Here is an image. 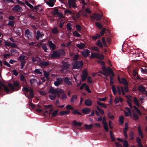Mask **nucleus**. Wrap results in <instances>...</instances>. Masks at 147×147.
<instances>
[{
    "instance_id": "f257e3e1",
    "label": "nucleus",
    "mask_w": 147,
    "mask_h": 147,
    "mask_svg": "<svg viewBox=\"0 0 147 147\" xmlns=\"http://www.w3.org/2000/svg\"><path fill=\"white\" fill-rule=\"evenodd\" d=\"M59 52L57 51H54L53 53L51 55L50 57L53 59H58L61 56V55L64 56L65 55V52L63 49H59Z\"/></svg>"
},
{
    "instance_id": "f03ea898",
    "label": "nucleus",
    "mask_w": 147,
    "mask_h": 147,
    "mask_svg": "<svg viewBox=\"0 0 147 147\" xmlns=\"http://www.w3.org/2000/svg\"><path fill=\"white\" fill-rule=\"evenodd\" d=\"M48 92L52 94H55L56 96L59 97L61 94L64 92V91L61 89H54L51 87L50 88Z\"/></svg>"
},
{
    "instance_id": "7ed1b4c3",
    "label": "nucleus",
    "mask_w": 147,
    "mask_h": 147,
    "mask_svg": "<svg viewBox=\"0 0 147 147\" xmlns=\"http://www.w3.org/2000/svg\"><path fill=\"white\" fill-rule=\"evenodd\" d=\"M22 90L23 91H25L26 92H29L30 97L27 96L26 94L25 95L29 100L30 99L31 101H32V98L34 97V93L32 89L31 88L30 89L27 87H25L23 88Z\"/></svg>"
},
{
    "instance_id": "20e7f679",
    "label": "nucleus",
    "mask_w": 147,
    "mask_h": 147,
    "mask_svg": "<svg viewBox=\"0 0 147 147\" xmlns=\"http://www.w3.org/2000/svg\"><path fill=\"white\" fill-rule=\"evenodd\" d=\"M83 65V63L82 61H76L74 63L73 67L74 69H78L82 67Z\"/></svg>"
},
{
    "instance_id": "39448f33",
    "label": "nucleus",
    "mask_w": 147,
    "mask_h": 147,
    "mask_svg": "<svg viewBox=\"0 0 147 147\" xmlns=\"http://www.w3.org/2000/svg\"><path fill=\"white\" fill-rule=\"evenodd\" d=\"M76 0H68L67 3L69 8H70L71 7L74 9L77 8V6L76 3Z\"/></svg>"
},
{
    "instance_id": "423d86ee",
    "label": "nucleus",
    "mask_w": 147,
    "mask_h": 147,
    "mask_svg": "<svg viewBox=\"0 0 147 147\" xmlns=\"http://www.w3.org/2000/svg\"><path fill=\"white\" fill-rule=\"evenodd\" d=\"M88 75V74L86 70H84L82 72V74L81 76L82 81L84 82L86 80Z\"/></svg>"
},
{
    "instance_id": "0eeeda50",
    "label": "nucleus",
    "mask_w": 147,
    "mask_h": 147,
    "mask_svg": "<svg viewBox=\"0 0 147 147\" xmlns=\"http://www.w3.org/2000/svg\"><path fill=\"white\" fill-rule=\"evenodd\" d=\"M12 10L16 12H22L23 11V9L19 5H17L14 6L12 8Z\"/></svg>"
},
{
    "instance_id": "6e6552de",
    "label": "nucleus",
    "mask_w": 147,
    "mask_h": 147,
    "mask_svg": "<svg viewBox=\"0 0 147 147\" xmlns=\"http://www.w3.org/2000/svg\"><path fill=\"white\" fill-rule=\"evenodd\" d=\"M125 109L126 110L124 111V113L125 116L127 117L129 116L130 118L132 117V116L130 109L127 107H125Z\"/></svg>"
},
{
    "instance_id": "1a4fd4ad",
    "label": "nucleus",
    "mask_w": 147,
    "mask_h": 147,
    "mask_svg": "<svg viewBox=\"0 0 147 147\" xmlns=\"http://www.w3.org/2000/svg\"><path fill=\"white\" fill-rule=\"evenodd\" d=\"M4 43L5 45L7 47L10 46L11 47L16 48L17 49H19V47L17 46L16 43L9 42L7 41L5 42Z\"/></svg>"
},
{
    "instance_id": "9d476101",
    "label": "nucleus",
    "mask_w": 147,
    "mask_h": 147,
    "mask_svg": "<svg viewBox=\"0 0 147 147\" xmlns=\"http://www.w3.org/2000/svg\"><path fill=\"white\" fill-rule=\"evenodd\" d=\"M90 51L88 50L87 49H84L81 52L82 55L84 57H87L90 55Z\"/></svg>"
},
{
    "instance_id": "9b49d317",
    "label": "nucleus",
    "mask_w": 147,
    "mask_h": 147,
    "mask_svg": "<svg viewBox=\"0 0 147 147\" xmlns=\"http://www.w3.org/2000/svg\"><path fill=\"white\" fill-rule=\"evenodd\" d=\"M118 80L120 84H123L125 85H127L128 84L125 78H122L121 80L120 79L119 76L117 77Z\"/></svg>"
},
{
    "instance_id": "f8f14e48",
    "label": "nucleus",
    "mask_w": 147,
    "mask_h": 147,
    "mask_svg": "<svg viewBox=\"0 0 147 147\" xmlns=\"http://www.w3.org/2000/svg\"><path fill=\"white\" fill-rule=\"evenodd\" d=\"M57 81L55 82L54 84L55 86H57L59 85L63 81V78H57Z\"/></svg>"
},
{
    "instance_id": "ddd939ff",
    "label": "nucleus",
    "mask_w": 147,
    "mask_h": 147,
    "mask_svg": "<svg viewBox=\"0 0 147 147\" xmlns=\"http://www.w3.org/2000/svg\"><path fill=\"white\" fill-rule=\"evenodd\" d=\"M61 63L62 64V66H61L62 69L63 68V67L67 69L68 68L70 65V64L68 63V62H65L63 61H62Z\"/></svg>"
},
{
    "instance_id": "4468645a",
    "label": "nucleus",
    "mask_w": 147,
    "mask_h": 147,
    "mask_svg": "<svg viewBox=\"0 0 147 147\" xmlns=\"http://www.w3.org/2000/svg\"><path fill=\"white\" fill-rule=\"evenodd\" d=\"M46 1V4L49 6L53 7L56 2V0H47Z\"/></svg>"
},
{
    "instance_id": "2eb2a0df",
    "label": "nucleus",
    "mask_w": 147,
    "mask_h": 147,
    "mask_svg": "<svg viewBox=\"0 0 147 147\" xmlns=\"http://www.w3.org/2000/svg\"><path fill=\"white\" fill-rule=\"evenodd\" d=\"M93 16L97 20L99 21L101 20L102 17V15L99 13H94Z\"/></svg>"
},
{
    "instance_id": "dca6fc26",
    "label": "nucleus",
    "mask_w": 147,
    "mask_h": 147,
    "mask_svg": "<svg viewBox=\"0 0 147 147\" xmlns=\"http://www.w3.org/2000/svg\"><path fill=\"white\" fill-rule=\"evenodd\" d=\"M123 101V99L120 97H118L116 96L114 100V102L116 104L118 103L119 102H121Z\"/></svg>"
},
{
    "instance_id": "f3484780",
    "label": "nucleus",
    "mask_w": 147,
    "mask_h": 147,
    "mask_svg": "<svg viewBox=\"0 0 147 147\" xmlns=\"http://www.w3.org/2000/svg\"><path fill=\"white\" fill-rule=\"evenodd\" d=\"M64 83L67 85L71 86L72 85V83L69 81L68 78L67 77L64 78Z\"/></svg>"
},
{
    "instance_id": "a211bd4d",
    "label": "nucleus",
    "mask_w": 147,
    "mask_h": 147,
    "mask_svg": "<svg viewBox=\"0 0 147 147\" xmlns=\"http://www.w3.org/2000/svg\"><path fill=\"white\" fill-rule=\"evenodd\" d=\"M138 133L139 136H140L142 139H143L144 136L142 131L141 127L140 126H138Z\"/></svg>"
},
{
    "instance_id": "6ab92c4d",
    "label": "nucleus",
    "mask_w": 147,
    "mask_h": 147,
    "mask_svg": "<svg viewBox=\"0 0 147 147\" xmlns=\"http://www.w3.org/2000/svg\"><path fill=\"white\" fill-rule=\"evenodd\" d=\"M140 70L143 74H147V68L146 67H143L142 68L140 67L138 69V71Z\"/></svg>"
},
{
    "instance_id": "aec40b11",
    "label": "nucleus",
    "mask_w": 147,
    "mask_h": 147,
    "mask_svg": "<svg viewBox=\"0 0 147 147\" xmlns=\"http://www.w3.org/2000/svg\"><path fill=\"white\" fill-rule=\"evenodd\" d=\"M138 89L139 92L141 93H144V91H145V87L142 86V85H140L138 87Z\"/></svg>"
},
{
    "instance_id": "412c9836",
    "label": "nucleus",
    "mask_w": 147,
    "mask_h": 147,
    "mask_svg": "<svg viewBox=\"0 0 147 147\" xmlns=\"http://www.w3.org/2000/svg\"><path fill=\"white\" fill-rule=\"evenodd\" d=\"M49 45L50 49H51V50H54L56 48L55 45L51 41H50L49 42Z\"/></svg>"
},
{
    "instance_id": "4be33fe9",
    "label": "nucleus",
    "mask_w": 147,
    "mask_h": 147,
    "mask_svg": "<svg viewBox=\"0 0 147 147\" xmlns=\"http://www.w3.org/2000/svg\"><path fill=\"white\" fill-rule=\"evenodd\" d=\"M73 124L77 127H80L82 125V123L81 122H78L76 120H74L73 121Z\"/></svg>"
},
{
    "instance_id": "5701e85b",
    "label": "nucleus",
    "mask_w": 147,
    "mask_h": 147,
    "mask_svg": "<svg viewBox=\"0 0 147 147\" xmlns=\"http://www.w3.org/2000/svg\"><path fill=\"white\" fill-rule=\"evenodd\" d=\"M76 46L80 49H83L85 47V44L83 43L80 42V44H77Z\"/></svg>"
},
{
    "instance_id": "b1692460",
    "label": "nucleus",
    "mask_w": 147,
    "mask_h": 147,
    "mask_svg": "<svg viewBox=\"0 0 147 147\" xmlns=\"http://www.w3.org/2000/svg\"><path fill=\"white\" fill-rule=\"evenodd\" d=\"M49 65V62L45 61H43L39 63V65L42 67L47 66Z\"/></svg>"
},
{
    "instance_id": "393cba45",
    "label": "nucleus",
    "mask_w": 147,
    "mask_h": 147,
    "mask_svg": "<svg viewBox=\"0 0 147 147\" xmlns=\"http://www.w3.org/2000/svg\"><path fill=\"white\" fill-rule=\"evenodd\" d=\"M91 111L90 109L87 108H84L82 110V113L85 114L89 113Z\"/></svg>"
},
{
    "instance_id": "a878e982",
    "label": "nucleus",
    "mask_w": 147,
    "mask_h": 147,
    "mask_svg": "<svg viewBox=\"0 0 147 147\" xmlns=\"http://www.w3.org/2000/svg\"><path fill=\"white\" fill-rule=\"evenodd\" d=\"M85 105L87 106H90L92 105V101L90 99H88L85 101Z\"/></svg>"
},
{
    "instance_id": "bb28decb",
    "label": "nucleus",
    "mask_w": 147,
    "mask_h": 147,
    "mask_svg": "<svg viewBox=\"0 0 147 147\" xmlns=\"http://www.w3.org/2000/svg\"><path fill=\"white\" fill-rule=\"evenodd\" d=\"M43 36L44 34H41L39 31L38 30L37 31L36 38L37 40H38L40 37L42 38V36Z\"/></svg>"
},
{
    "instance_id": "cd10ccee",
    "label": "nucleus",
    "mask_w": 147,
    "mask_h": 147,
    "mask_svg": "<svg viewBox=\"0 0 147 147\" xmlns=\"http://www.w3.org/2000/svg\"><path fill=\"white\" fill-rule=\"evenodd\" d=\"M70 112L69 110L62 111L59 112V115L60 116H62L64 115H68Z\"/></svg>"
},
{
    "instance_id": "c85d7f7f",
    "label": "nucleus",
    "mask_w": 147,
    "mask_h": 147,
    "mask_svg": "<svg viewBox=\"0 0 147 147\" xmlns=\"http://www.w3.org/2000/svg\"><path fill=\"white\" fill-rule=\"evenodd\" d=\"M133 119L134 120L136 121L139 118L138 115L134 111H133Z\"/></svg>"
},
{
    "instance_id": "c756f323",
    "label": "nucleus",
    "mask_w": 147,
    "mask_h": 147,
    "mask_svg": "<svg viewBox=\"0 0 147 147\" xmlns=\"http://www.w3.org/2000/svg\"><path fill=\"white\" fill-rule=\"evenodd\" d=\"M78 99L77 96L76 94L73 95L71 98V103H74V101H76Z\"/></svg>"
},
{
    "instance_id": "7c9ffc66",
    "label": "nucleus",
    "mask_w": 147,
    "mask_h": 147,
    "mask_svg": "<svg viewBox=\"0 0 147 147\" xmlns=\"http://www.w3.org/2000/svg\"><path fill=\"white\" fill-rule=\"evenodd\" d=\"M124 117L121 115L119 118V121L120 125H122L124 123Z\"/></svg>"
},
{
    "instance_id": "2f4dec72",
    "label": "nucleus",
    "mask_w": 147,
    "mask_h": 147,
    "mask_svg": "<svg viewBox=\"0 0 147 147\" xmlns=\"http://www.w3.org/2000/svg\"><path fill=\"white\" fill-rule=\"evenodd\" d=\"M98 56V53H91L90 57L92 58H97Z\"/></svg>"
},
{
    "instance_id": "473e14b6",
    "label": "nucleus",
    "mask_w": 147,
    "mask_h": 147,
    "mask_svg": "<svg viewBox=\"0 0 147 147\" xmlns=\"http://www.w3.org/2000/svg\"><path fill=\"white\" fill-rule=\"evenodd\" d=\"M133 100L135 104L138 107H140V105L139 103V101L137 98L136 97H134L133 98Z\"/></svg>"
},
{
    "instance_id": "72a5a7b5",
    "label": "nucleus",
    "mask_w": 147,
    "mask_h": 147,
    "mask_svg": "<svg viewBox=\"0 0 147 147\" xmlns=\"http://www.w3.org/2000/svg\"><path fill=\"white\" fill-rule=\"evenodd\" d=\"M133 75L134 77H136L137 79H140V78L138 76V73L136 69H134L133 73Z\"/></svg>"
},
{
    "instance_id": "f704fd0d",
    "label": "nucleus",
    "mask_w": 147,
    "mask_h": 147,
    "mask_svg": "<svg viewBox=\"0 0 147 147\" xmlns=\"http://www.w3.org/2000/svg\"><path fill=\"white\" fill-rule=\"evenodd\" d=\"M1 85L3 87L4 90L7 93H8L9 92V90L7 86H5L2 83H1Z\"/></svg>"
},
{
    "instance_id": "c9c22d12",
    "label": "nucleus",
    "mask_w": 147,
    "mask_h": 147,
    "mask_svg": "<svg viewBox=\"0 0 147 147\" xmlns=\"http://www.w3.org/2000/svg\"><path fill=\"white\" fill-rule=\"evenodd\" d=\"M40 43L42 45L41 47L44 50V51L45 52H47V50H48V49L46 47V44H42V43Z\"/></svg>"
},
{
    "instance_id": "e433bc0d",
    "label": "nucleus",
    "mask_w": 147,
    "mask_h": 147,
    "mask_svg": "<svg viewBox=\"0 0 147 147\" xmlns=\"http://www.w3.org/2000/svg\"><path fill=\"white\" fill-rule=\"evenodd\" d=\"M97 103L98 105L102 108L106 109L107 107V106L105 104L103 103H102L99 101H98Z\"/></svg>"
},
{
    "instance_id": "4c0bfd02",
    "label": "nucleus",
    "mask_w": 147,
    "mask_h": 147,
    "mask_svg": "<svg viewBox=\"0 0 147 147\" xmlns=\"http://www.w3.org/2000/svg\"><path fill=\"white\" fill-rule=\"evenodd\" d=\"M100 36L99 34H96L95 36H92V38L93 40H95L98 38Z\"/></svg>"
},
{
    "instance_id": "58836bf2",
    "label": "nucleus",
    "mask_w": 147,
    "mask_h": 147,
    "mask_svg": "<svg viewBox=\"0 0 147 147\" xmlns=\"http://www.w3.org/2000/svg\"><path fill=\"white\" fill-rule=\"evenodd\" d=\"M96 44L97 46L99 47L100 48H103V45L102 43L100 40H98L97 41Z\"/></svg>"
},
{
    "instance_id": "ea45409f",
    "label": "nucleus",
    "mask_w": 147,
    "mask_h": 147,
    "mask_svg": "<svg viewBox=\"0 0 147 147\" xmlns=\"http://www.w3.org/2000/svg\"><path fill=\"white\" fill-rule=\"evenodd\" d=\"M110 135L112 141L113 142L115 141V139L113 132L111 131H110Z\"/></svg>"
},
{
    "instance_id": "a19ab883",
    "label": "nucleus",
    "mask_w": 147,
    "mask_h": 147,
    "mask_svg": "<svg viewBox=\"0 0 147 147\" xmlns=\"http://www.w3.org/2000/svg\"><path fill=\"white\" fill-rule=\"evenodd\" d=\"M113 71L111 68L109 67H108L107 68V72L105 73H107V76L108 75H109Z\"/></svg>"
},
{
    "instance_id": "79ce46f5",
    "label": "nucleus",
    "mask_w": 147,
    "mask_h": 147,
    "mask_svg": "<svg viewBox=\"0 0 147 147\" xmlns=\"http://www.w3.org/2000/svg\"><path fill=\"white\" fill-rule=\"evenodd\" d=\"M94 125L93 124H90L89 125H88L86 124L85 125V128L88 129H92Z\"/></svg>"
},
{
    "instance_id": "37998d69",
    "label": "nucleus",
    "mask_w": 147,
    "mask_h": 147,
    "mask_svg": "<svg viewBox=\"0 0 147 147\" xmlns=\"http://www.w3.org/2000/svg\"><path fill=\"white\" fill-rule=\"evenodd\" d=\"M111 89L114 95H116L117 94V91L116 90L115 86V85H113Z\"/></svg>"
},
{
    "instance_id": "c03bdc74",
    "label": "nucleus",
    "mask_w": 147,
    "mask_h": 147,
    "mask_svg": "<svg viewBox=\"0 0 147 147\" xmlns=\"http://www.w3.org/2000/svg\"><path fill=\"white\" fill-rule=\"evenodd\" d=\"M72 113L74 114H77L78 115H82V114L78 110L75 109L72 112Z\"/></svg>"
},
{
    "instance_id": "a18cd8bd",
    "label": "nucleus",
    "mask_w": 147,
    "mask_h": 147,
    "mask_svg": "<svg viewBox=\"0 0 147 147\" xmlns=\"http://www.w3.org/2000/svg\"><path fill=\"white\" fill-rule=\"evenodd\" d=\"M25 35L27 36V38L28 39H29V36H30V30L29 29H26V30L25 31Z\"/></svg>"
},
{
    "instance_id": "49530a36",
    "label": "nucleus",
    "mask_w": 147,
    "mask_h": 147,
    "mask_svg": "<svg viewBox=\"0 0 147 147\" xmlns=\"http://www.w3.org/2000/svg\"><path fill=\"white\" fill-rule=\"evenodd\" d=\"M52 32L53 34H57L59 33V31L57 30V27H55L52 30Z\"/></svg>"
},
{
    "instance_id": "de8ad7c7",
    "label": "nucleus",
    "mask_w": 147,
    "mask_h": 147,
    "mask_svg": "<svg viewBox=\"0 0 147 147\" xmlns=\"http://www.w3.org/2000/svg\"><path fill=\"white\" fill-rule=\"evenodd\" d=\"M107 115L108 117H109L110 119H111L113 120L114 119V115H112V114L110 112H108Z\"/></svg>"
},
{
    "instance_id": "09e8293b",
    "label": "nucleus",
    "mask_w": 147,
    "mask_h": 147,
    "mask_svg": "<svg viewBox=\"0 0 147 147\" xmlns=\"http://www.w3.org/2000/svg\"><path fill=\"white\" fill-rule=\"evenodd\" d=\"M134 107L135 110L137 113H138L140 115H142V113L141 112L137 107H136L135 106H134Z\"/></svg>"
},
{
    "instance_id": "8fccbe9b",
    "label": "nucleus",
    "mask_w": 147,
    "mask_h": 147,
    "mask_svg": "<svg viewBox=\"0 0 147 147\" xmlns=\"http://www.w3.org/2000/svg\"><path fill=\"white\" fill-rule=\"evenodd\" d=\"M73 33L74 35L76 37H80L81 36V35L76 31L73 32Z\"/></svg>"
},
{
    "instance_id": "3c124183",
    "label": "nucleus",
    "mask_w": 147,
    "mask_h": 147,
    "mask_svg": "<svg viewBox=\"0 0 147 147\" xmlns=\"http://www.w3.org/2000/svg\"><path fill=\"white\" fill-rule=\"evenodd\" d=\"M15 22L14 21H9L7 24L8 25L13 27L15 25Z\"/></svg>"
},
{
    "instance_id": "603ef678",
    "label": "nucleus",
    "mask_w": 147,
    "mask_h": 147,
    "mask_svg": "<svg viewBox=\"0 0 147 147\" xmlns=\"http://www.w3.org/2000/svg\"><path fill=\"white\" fill-rule=\"evenodd\" d=\"M96 108L101 115H103L104 114V111L98 106H96Z\"/></svg>"
},
{
    "instance_id": "864d4df0",
    "label": "nucleus",
    "mask_w": 147,
    "mask_h": 147,
    "mask_svg": "<svg viewBox=\"0 0 147 147\" xmlns=\"http://www.w3.org/2000/svg\"><path fill=\"white\" fill-rule=\"evenodd\" d=\"M37 82V80L35 78L31 79L30 80V84L32 85L33 84Z\"/></svg>"
},
{
    "instance_id": "5fc2aeb1",
    "label": "nucleus",
    "mask_w": 147,
    "mask_h": 147,
    "mask_svg": "<svg viewBox=\"0 0 147 147\" xmlns=\"http://www.w3.org/2000/svg\"><path fill=\"white\" fill-rule=\"evenodd\" d=\"M34 9L36 11H38V10H40V11L42 10V8H41V6L40 5H38L37 6L35 7Z\"/></svg>"
},
{
    "instance_id": "6e6d98bb",
    "label": "nucleus",
    "mask_w": 147,
    "mask_h": 147,
    "mask_svg": "<svg viewBox=\"0 0 147 147\" xmlns=\"http://www.w3.org/2000/svg\"><path fill=\"white\" fill-rule=\"evenodd\" d=\"M67 98V96L65 94H62L61 97L60 98L62 100H64L66 99Z\"/></svg>"
},
{
    "instance_id": "4d7b16f0",
    "label": "nucleus",
    "mask_w": 147,
    "mask_h": 147,
    "mask_svg": "<svg viewBox=\"0 0 147 147\" xmlns=\"http://www.w3.org/2000/svg\"><path fill=\"white\" fill-rule=\"evenodd\" d=\"M95 24L96 25L98 28L100 29H101L102 28V26L100 23L96 22L95 23Z\"/></svg>"
},
{
    "instance_id": "13d9d810",
    "label": "nucleus",
    "mask_w": 147,
    "mask_h": 147,
    "mask_svg": "<svg viewBox=\"0 0 147 147\" xmlns=\"http://www.w3.org/2000/svg\"><path fill=\"white\" fill-rule=\"evenodd\" d=\"M58 9H55L52 12V14L54 16H56L57 14L58 13Z\"/></svg>"
},
{
    "instance_id": "bf43d9fd",
    "label": "nucleus",
    "mask_w": 147,
    "mask_h": 147,
    "mask_svg": "<svg viewBox=\"0 0 147 147\" xmlns=\"http://www.w3.org/2000/svg\"><path fill=\"white\" fill-rule=\"evenodd\" d=\"M58 111L56 110L52 114V116L53 117H55L57 115Z\"/></svg>"
},
{
    "instance_id": "052dcab7",
    "label": "nucleus",
    "mask_w": 147,
    "mask_h": 147,
    "mask_svg": "<svg viewBox=\"0 0 147 147\" xmlns=\"http://www.w3.org/2000/svg\"><path fill=\"white\" fill-rule=\"evenodd\" d=\"M65 108L67 110L70 109L71 110H74L73 107L69 105H67Z\"/></svg>"
},
{
    "instance_id": "680f3d73",
    "label": "nucleus",
    "mask_w": 147,
    "mask_h": 147,
    "mask_svg": "<svg viewBox=\"0 0 147 147\" xmlns=\"http://www.w3.org/2000/svg\"><path fill=\"white\" fill-rule=\"evenodd\" d=\"M123 147H128L129 144L128 142L126 140H125L123 142Z\"/></svg>"
},
{
    "instance_id": "e2e57ef3",
    "label": "nucleus",
    "mask_w": 147,
    "mask_h": 147,
    "mask_svg": "<svg viewBox=\"0 0 147 147\" xmlns=\"http://www.w3.org/2000/svg\"><path fill=\"white\" fill-rule=\"evenodd\" d=\"M91 49L93 51L99 52V48L95 46L92 47H91Z\"/></svg>"
},
{
    "instance_id": "0e129e2a",
    "label": "nucleus",
    "mask_w": 147,
    "mask_h": 147,
    "mask_svg": "<svg viewBox=\"0 0 147 147\" xmlns=\"http://www.w3.org/2000/svg\"><path fill=\"white\" fill-rule=\"evenodd\" d=\"M8 86L12 90H14L15 88L13 86V85L11 83H9L8 84Z\"/></svg>"
},
{
    "instance_id": "69168bd1",
    "label": "nucleus",
    "mask_w": 147,
    "mask_h": 147,
    "mask_svg": "<svg viewBox=\"0 0 147 147\" xmlns=\"http://www.w3.org/2000/svg\"><path fill=\"white\" fill-rule=\"evenodd\" d=\"M44 75L45 77L47 78V79H48L49 76V72H47L46 71H44Z\"/></svg>"
},
{
    "instance_id": "338daca9",
    "label": "nucleus",
    "mask_w": 147,
    "mask_h": 147,
    "mask_svg": "<svg viewBox=\"0 0 147 147\" xmlns=\"http://www.w3.org/2000/svg\"><path fill=\"white\" fill-rule=\"evenodd\" d=\"M25 57L26 56L24 55H21L19 57L18 60L22 61L25 59Z\"/></svg>"
},
{
    "instance_id": "774afa93",
    "label": "nucleus",
    "mask_w": 147,
    "mask_h": 147,
    "mask_svg": "<svg viewBox=\"0 0 147 147\" xmlns=\"http://www.w3.org/2000/svg\"><path fill=\"white\" fill-rule=\"evenodd\" d=\"M56 95L55 94L54 95H49V98L52 100H54L56 98Z\"/></svg>"
}]
</instances>
